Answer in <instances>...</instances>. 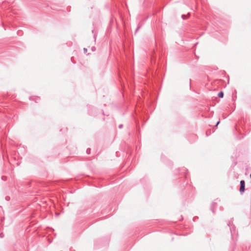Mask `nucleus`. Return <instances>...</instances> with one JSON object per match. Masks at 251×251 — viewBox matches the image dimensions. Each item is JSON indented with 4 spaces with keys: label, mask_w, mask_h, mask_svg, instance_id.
I'll return each mask as SVG.
<instances>
[{
    "label": "nucleus",
    "mask_w": 251,
    "mask_h": 251,
    "mask_svg": "<svg viewBox=\"0 0 251 251\" xmlns=\"http://www.w3.org/2000/svg\"><path fill=\"white\" fill-rule=\"evenodd\" d=\"M232 220H230V221H229L228 223L227 224V226L230 227L231 235L232 236L233 234L235 232V227L234 226H232Z\"/></svg>",
    "instance_id": "nucleus-1"
},
{
    "label": "nucleus",
    "mask_w": 251,
    "mask_h": 251,
    "mask_svg": "<svg viewBox=\"0 0 251 251\" xmlns=\"http://www.w3.org/2000/svg\"><path fill=\"white\" fill-rule=\"evenodd\" d=\"M240 192L241 193H243L245 192V181L243 180L240 181Z\"/></svg>",
    "instance_id": "nucleus-2"
},
{
    "label": "nucleus",
    "mask_w": 251,
    "mask_h": 251,
    "mask_svg": "<svg viewBox=\"0 0 251 251\" xmlns=\"http://www.w3.org/2000/svg\"><path fill=\"white\" fill-rule=\"evenodd\" d=\"M224 92L223 91H220L218 94V96L220 98H223L224 97Z\"/></svg>",
    "instance_id": "nucleus-3"
},
{
    "label": "nucleus",
    "mask_w": 251,
    "mask_h": 251,
    "mask_svg": "<svg viewBox=\"0 0 251 251\" xmlns=\"http://www.w3.org/2000/svg\"><path fill=\"white\" fill-rule=\"evenodd\" d=\"M216 203L215 202H213L211 204V207H210V209L211 210V211H212L213 212H214V205L216 204Z\"/></svg>",
    "instance_id": "nucleus-4"
},
{
    "label": "nucleus",
    "mask_w": 251,
    "mask_h": 251,
    "mask_svg": "<svg viewBox=\"0 0 251 251\" xmlns=\"http://www.w3.org/2000/svg\"><path fill=\"white\" fill-rule=\"evenodd\" d=\"M189 15H190V13H188V16H186L185 15L183 14V15H181V18H182L183 20H185V19H186L188 17V16H189Z\"/></svg>",
    "instance_id": "nucleus-5"
},
{
    "label": "nucleus",
    "mask_w": 251,
    "mask_h": 251,
    "mask_svg": "<svg viewBox=\"0 0 251 251\" xmlns=\"http://www.w3.org/2000/svg\"><path fill=\"white\" fill-rule=\"evenodd\" d=\"M90 151H91V149L90 148H88L86 150V153L89 154L90 153Z\"/></svg>",
    "instance_id": "nucleus-6"
},
{
    "label": "nucleus",
    "mask_w": 251,
    "mask_h": 251,
    "mask_svg": "<svg viewBox=\"0 0 251 251\" xmlns=\"http://www.w3.org/2000/svg\"><path fill=\"white\" fill-rule=\"evenodd\" d=\"M4 237V234L3 233H0V238H2Z\"/></svg>",
    "instance_id": "nucleus-7"
},
{
    "label": "nucleus",
    "mask_w": 251,
    "mask_h": 251,
    "mask_svg": "<svg viewBox=\"0 0 251 251\" xmlns=\"http://www.w3.org/2000/svg\"><path fill=\"white\" fill-rule=\"evenodd\" d=\"M140 27H141V26H140V25H139V26L137 27V29H136V30H135V33H136V32H137V31L139 30V29Z\"/></svg>",
    "instance_id": "nucleus-8"
},
{
    "label": "nucleus",
    "mask_w": 251,
    "mask_h": 251,
    "mask_svg": "<svg viewBox=\"0 0 251 251\" xmlns=\"http://www.w3.org/2000/svg\"><path fill=\"white\" fill-rule=\"evenodd\" d=\"M5 199L6 201H9L10 200V197L9 196H6L5 197Z\"/></svg>",
    "instance_id": "nucleus-9"
},
{
    "label": "nucleus",
    "mask_w": 251,
    "mask_h": 251,
    "mask_svg": "<svg viewBox=\"0 0 251 251\" xmlns=\"http://www.w3.org/2000/svg\"><path fill=\"white\" fill-rule=\"evenodd\" d=\"M91 50L92 51H94L96 50V48L94 47H92Z\"/></svg>",
    "instance_id": "nucleus-10"
},
{
    "label": "nucleus",
    "mask_w": 251,
    "mask_h": 251,
    "mask_svg": "<svg viewBox=\"0 0 251 251\" xmlns=\"http://www.w3.org/2000/svg\"><path fill=\"white\" fill-rule=\"evenodd\" d=\"M83 51H84V52L85 53H86L87 52V49H86V48H84V49H83Z\"/></svg>",
    "instance_id": "nucleus-11"
},
{
    "label": "nucleus",
    "mask_w": 251,
    "mask_h": 251,
    "mask_svg": "<svg viewBox=\"0 0 251 251\" xmlns=\"http://www.w3.org/2000/svg\"><path fill=\"white\" fill-rule=\"evenodd\" d=\"M123 127V125L122 124L119 125V128H122Z\"/></svg>",
    "instance_id": "nucleus-12"
},
{
    "label": "nucleus",
    "mask_w": 251,
    "mask_h": 251,
    "mask_svg": "<svg viewBox=\"0 0 251 251\" xmlns=\"http://www.w3.org/2000/svg\"><path fill=\"white\" fill-rule=\"evenodd\" d=\"M5 178H6V177H5V176H2L1 177L2 179H3V180H5Z\"/></svg>",
    "instance_id": "nucleus-13"
},
{
    "label": "nucleus",
    "mask_w": 251,
    "mask_h": 251,
    "mask_svg": "<svg viewBox=\"0 0 251 251\" xmlns=\"http://www.w3.org/2000/svg\"><path fill=\"white\" fill-rule=\"evenodd\" d=\"M220 121H218L217 122V123H216V125H215V126H218V125L220 123Z\"/></svg>",
    "instance_id": "nucleus-14"
},
{
    "label": "nucleus",
    "mask_w": 251,
    "mask_h": 251,
    "mask_svg": "<svg viewBox=\"0 0 251 251\" xmlns=\"http://www.w3.org/2000/svg\"><path fill=\"white\" fill-rule=\"evenodd\" d=\"M250 178H251V174H250Z\"/></svg>",
    "instance_id": "nucleus-15"
}]
</instances>
